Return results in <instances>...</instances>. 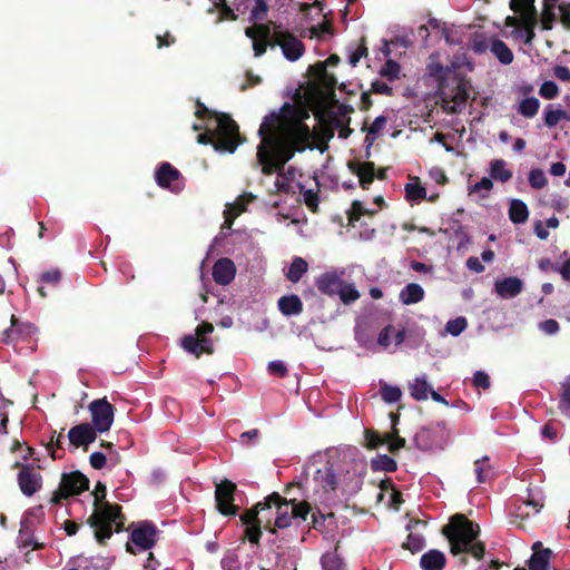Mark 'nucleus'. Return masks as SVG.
Segmentation results:
<instances>
[{"label":"nucleus","mask_w":570,"mask_h":570,"mask_svg":"<svg viewBox=\"0 0 570 570\" xmlns=\"http://www.w3.org/2000/svg\"><path fill=\"white\" fill-rule=\"evenodd\" d=\"M308 112L288 102L279 112L266 115L259 126L261 141L257 146V161L264 175L282 171L285 165L308 147L309 127L305 124Z\"/></svg>","instance_id":"f257e3e1"},{"label":"nucleus","mask_w":570,"mask_h":570,"mask_svg":"<svg viewBox=\"0 0 570 570\" xmlns=\"http://www.w3.org/2000/svg\"><path fill=\"white\" fill-rule=\"evenodd\" d=\"M94 495L95 510L88 518V524L95 529V537L100 544H105L112 535V527L116 532L125 530L126 517L117 503L105 501L106 485L98 481L91 493Z\"/></svg>","instance_id":"f03ea898"},{"label":"nucleus","mask_w":570,"mask_h":570,"mask_svg":"<svg viewBox=\"0 0 570 570\" xmlns=\"http://www.w3.org/2000/svg\"><path fill=\"white\" fill-rule=\"evenodd\" d=\"M480 532V525L461 513L452 515L442 528V534L448 539L453 556L469 553L476 560H481L485 553V544L476 540Z\"/></svg>","instance_id":"7ed1b4c3"},{"label":"nucleus","mask_w":570,"mask_h":570,"mask_svg":"<svg viewBox=\"0 0 570 570\" xmlns=\"http://www.w3.org/2000/svg\"><path fill=\"white\" fill-rule=\"evenodd\" d=\"M218 117V125L207 124L205 131L197 135V142L212 145L219 153L233 154L243 142L239 127L230 115Z\"/></svg>","instance_id":"20e7f679"},{"label":"nucleus","mask_w":570,"mask_h":570,"mask_svg":"<svg viewBox=\"0 0 570 570\" xmlns=\"http://www.w3.org/2000/svg\"><path fill=\"white\" fill-rule=\"evenodd\" d=\"M430 75L440 80L439 91L442 100V108L448 114H460L469 99V82L453 75L451 78H444L443 67L441 65H430Z\"/></svg>","instance_id":"39448f33"},{"label":"nucleus","mask_w":570,"mask_h":570,"mask_svg":"<svg viewBox=\"0 0 570 570\" xmlns=\"http://www.w3.org/2000/svg\"><path fill=\"white\" fill-rule=\"evenodd\" d=\"M268 510L275 508V519L272 520V527L276 529H286L291 527L294 520L306 521L312 511L307 501L297 502L296 499L283 498L279 493L273 492L266 497Z\"/></svg>","instance_id":"423d86ee"},{"label":"nucleus","mask_w":570,"mask_h":570,"mask_svg":"<svg viewBox=\"0 0 570 570\" xmlns=\"http://www.w3.org/2000/svg\"><path fill=\"white\" fill-rule=\"evenodd\" d=\"M341 460H328L314 473V481L326 492L352 483L355 473H351Z\"/></svg>","instance_id":"0eeeda50"},{"label":"nucleus","mask_w":570,"mask_h":570,"mask_svg":"<svg viewBox=\"0 0 570 570\" xmlns=\"http://www.w3.org/2000/svg\"><path fill=\"white\" fill-rule=\"evenodd\" d=\"M308 71L313 76L308 94L314 96L318 101H324L327 98H334L337 79L334 75L327 71L325 62H316L315 65L309 66Z\"/></svg>","instance_id":"6e6552de"},{"label":"nucleus","mask_w":570,"mask_h":570,"mask_svg":"<svg viewBox=\"0 0 570 570\" xmlns=\"http://www.w3.org/2000/svg\"><path fill=\"white\" fill-rule=\"evenodd\" d=\"M89 490V479L80 471L62 473L59 488L52 493L50 502L60 504L62 500L69 497L79 495Z\"/></svg>","instance_id":"1a4fd4ad"},{"label":"nucleus","mask_w":570,"mask_h":570,"mask_svg":"<svg viewBox=\"0 0 570 570\" xmlns=\"http://www.w3.org/2000/svg\"><path fill=\"white\" fill-rule=\"evenodd\" d=\"M273 45L279 47L288 61H297L305 52V45L281 23H273Z\"/></svg>","instance_id":"9d476101"},{"label":"nucleus","mask_w":570,"mask_h":570,"mask_svg":"<svg viewBox=\"0 0 570 570\" xmlns=\"http://www.w3.org/2000/svg\"><path fill=\"white\" fill-rule=\"evenodd\" d=\"M214 332V326L209 322H203L200 323L196 330L195 335H185L181 338V346L183 348L195 355L196 357H200L203 353L206 354H213L214 353V346L213 341L208 337H206L207 334H210Z\"/></svg>","instance_id":"9b49d317"},{"label":"nucleus","mask_w":570,"mask_h":570,"mask_svg":"<svg viewBox=\"0 0 570 570\" xmlns=\"http://www.w3.org/2000/svg\"><path fill=\"white\" fill-rule=\"evenodd\" d=\"M158 529L150 521H144L138 523L136 528L131 530L130 542L126 544V551L136 554L137 551L132 548L135 546L138 550H149L157 541Z\"/></svg>","instance_id":"f8f14e48"},{"label":"nucleus","mask_w":570,"mask_h":570,"mask_svg":"<svg viewBox=\"0 0 570 570\" xmlns=\"http://www.w3.org/2000/svg\"><path fill=\"white\" fill-rule=\"evenodd\" d=\"M237 487L228 479L216 483L215 487V503L219 513L226 517L236 515L239 511L235 502V494Z\"/></svg>","instance_id":"ddd939ff"},{"label":"nucleus","mask_w":570,"mask_h":570,"mask_svg":"<svg viewBox=\"0 0 570 570\" xmlns=\"http://www.w3.org/2000/svg\"><path fill=\"white\" fill-rule=\"evenodd\" d=\"M274 21H268L266 23H256L252 27H247L245 29V35L253 41V50L255 57H262L268 47L272 49L275 48L273 45Z\"/></svg>","instance_id":"4468645a"},{"label":"nucleus","mask_w":570,"mask_h":570,"mask_svg":"<svg viewBox=\"0 0 570 570\" xmlns=\"http://www.w3.org/2000/svg\"><path fill=\"white\" fill-rule=\"evenodd\" d=\"M88 410L91 414V426L95 428L98 433L109 431L115 415L112 404H110L106 397L98 399L90 402Z\"/></svg>","instance_id":"2eb2a0df"},{"label":"nucleus","mask_w":570,"mask_h":570,"mask_svg":"<svg viewBox=\"0 0 570 570\" xmlns=\"http://www.w3.org/2000/svg\"><path fill=\"white\" fill-rule=\"evenodd\" d=\"M364 436L366 446L372 450L386 444L391 453H396L405 446V439L399 435L397 429H394V432L385 434H380L374 430L367 429L364 432Z\"/></svg>","instance_id":"dca6fc26"},{"label":"nucleus","mask_w":570,"mask_h":570,"mask_svg":"<svg viewBox=\"0 0 570 570\" xmlns=\"http://www.w3.org/2000/svg\"><path fill=\"white\" fill-rule=\"evenodd\" d=\"M16 465L20 468L18 473V484L20 491L26 497H32L42 487V475L37 472L32 465L19 463Z\"/></svg>","instance_id":"f3484780"},{"label":"nucleus","mask_w":570,"mask_h":570,"mask_svg":"<svg viewBox=\"0 0 570 570\" xmlns=\"http://www.w3.org/2000/svg\"><path fill=\"white\" fill-rule=\"evenodd\" d=\"M11 326L2 333L1 342L14 344L37 334V327L30 322H20L16 315H11Z\"/></svg>","instance_id":"a211bd4d"},{"label":"nucleus","mask_w":570,"mask_h":570,"mask_svg":"<svg viewBox=\"0 0 570 570\" xmlns=\"http://www.w3.org/2000/svg\"><path fill=\"white\" fill-rule=\"evenodd\" d=\"M97 431L90 423H80L72 426L68 432L70 445L88 450V445L96 441Z\"/></svg>","instance_id":"6ab92c4d"},{"label":"nucleus","mask_w":570,"mask_h":570,"mask_svg":"<svg viewBox=\"0 0 570 570\" xmlns=\"http://www.w3.org/2000/svg\"><path fill=\"white\" fill-rule=\"evenodd\" d=\"M268 510V502L265 498L264 501L257 502L250 509H247L240 514L239 519L244 525H250L256 523H264L265 530L271 533H275V529L272 527L271 518L259 517L261 513Z\"/></svg>","instance_id":"aec40b11"},{"label":"nucleus","mask_w":570,"mask_h":570,"mask_svg":"<svg viewBox=\"0 0 570 570\" xmlns=\"http://www.w3.org/2000/svg\"><path fill=\"white\" fill-rule=\"evenodd\" d=\"M348 169L358 177L360 186L368 189L375 178V165L373 161L350 160Z\"/></svg>","instance_id":"412c9836"},{"label":"nucleus","mask_w":570,"mask_h":570,"mask_svg":"<svg viewBox=\"0 0 570 570\" xmlns=\"http://www.w3.org/2000/svg\"><path fill=\"white\" fill-rule=\"evenodd\" d=\"M236 275V267L230 258H219L213 266V279L218 285L230 284Z\"/></svg>","instance_id":"4be33fe9"},{"label":"nucleus","mask_w":570,"mask_h":570,"mask_svg":"<svg viewBox=\"0 0 570 570\" xmlns=\"http://www.w3.org/2000/svg\"><path fill=\"white\" fill-rule=\"evenodd\" d=\"M494 291L501 298L517 297L523 291V282L517 276H509L494 283Z\"/></svg>","instance_id":"5701e85b"},{"label":"nucleus","mask_w":570,"mask_h":570,"mask_svg":"<svg viewBox=\"0 0 570 570\" xmlns=\"http://www.w3.org/2000/svg\"><path fill=\"white\" fill-rule=\"evenodd\" d=\"M315 284L320 293L333 297L337 295L343 279L335 272H326L316 278Z\"/></svg>","instance_id":"b1692460"},{"label":"nucleus","mask_w":570,"mask_h":570,"mask_svg":"<svg viewBox=\"0 0 570 570\" xmlns=\"http://www.w3.org/2000/svg\"><path fill=\"white\" fill-rule=\"evenodd\" d=\"M445 564V554L436 549L429 550L420 559V566L423 570H443Z\"/></svg>","instance_id":"393cba45"},{"label":"nucleus","mask_w":570,"mask_h":570,"mask_svg":"<svg viewBox=\"0 0 570 570\" xmlns=\"http://www.w3.org/2000/svg\"><path fill=\"white\" fill-rule=\"evenodd\" d=\"M277 305L281 313L285 316L299 315L304 308L303 302L296 294L282 296Z\"/></svg>","instance_id":"a878e982"},{"label":"nucleus","mask_w":570,"mask_h":570,"mask_svg":"<svg viewBox=\"0 0 570 570\" xmlns=\"http://www.w3.org/2000/svg\"><path fill=\"white\" fill-rule=\"evenodd\" d=\"M179 177L180 171L169 163H163L156 171V181L163 188H171V183Z\"/></svg>","instance_id":"bb28decb"},{"label":"nucleus","mask_w":570,"mask_h":570,"mask_svg":"<svg viewBox=\"0 0 570 570\" xmlns=\"http://www.w3.org/2000/svg\"><path fill=\"white\" fill-rule=\"evenodd\" d=\"M245 7L243 10L250 9L249 21L254 22V24L259 23V21L265 20L268 13V4L266 0H242Z\"/></svg>","instance_id":"cd10ccee"},{"label":"nucleus","mask_w":570,"mask_h":570,"mask_svg":"<svg viewBox=\"0 0 570 570\" xmlns=\"http://www.w3.org/2000/svg\"><path fill=\"white\" fill-rule=\"evenodd\" d=\"M420 520H411L406 525V530L410 531L407 539L402 543V548L410 550L412 553L420 552L425 547V539L422 534L412 531L413 525L421 524Z\"/></svg>","instance_id":"c85d7f7f"},{"label":"nucleus","mask_w":570,"mask_h":570,"mask_svg":"<svg viewBox=\"0 0 570 570\" xmlns=\"http://www.w3.org/2000/svg\"><path fill=\"white\" fill-rule=\"evenodd\" d=\"M414 443L422 451L431 450L438 443L436 431L433 428H422L414 435Z\"/></svg>","instance_id":"c756f323"},{"label":"nucleus","mask_w":570,"mask_h":570,"mask_svg":"<svg viewBox=\"0 0 570 570\" xmlns=\"http://www.w3.org/2000/svg\"><path fill=\"white\" fill-rule=\"evenodd\" d=\"M423 287L416 283H410L400 292L399 298L404 305L416 304L424 298Z\"/></svg>","instance_id":"7c9ffc66"},{"label":"nucleus","mask_w":570,"mask_h":570,"mask_svg":"<svg viewBox=\"0 0 570 570\" xmlns=\"http://www.w3.org/2000/svg\"><path fill=\"white\" fill-rule=\"evenodd\" d=\"M509 218L513 224H523L529 218V209L521 199H512L509 206Z\"/></svg>","instance_id":"2f4dec72"},{"label":"nucleus","mask_w":570,"mask_h":570,"mask_svg":"<svg viewBox=\"0 0 570 570\" xmlns=\"http://www.w3.org/2000/svg\"><path fill=\"white\" fill-rule=\"evenodd\" d=\"M490 177L494 180L507 183L512 178V171L507 168V161L503 159H493L490 163Z\"/></svg>","instance_id":"473e14b6"},{"label":"nucleus","mask_w":570,"mask_h":570,"mask_svg":"<svg viewBox=\"0 0 570 570\" xmlns=\"http://www.w3.org/2000/svg\"><path fill=\"white\" fill-rule=\"evenodd\" d=\"M490 51L498 58L503 65H510L513 61V52L500 39H493L490 43Z\"/></svg>","instance_id":"72a5a7b5"},{"label":"nucleus","mask_w":570,"mask_h":570,"mask_svg":"<svg viewBox=\"0 0 570 570\" xmlns=\"http://www.w3.org/2000/svg\"><path fill=\"white\" fill-rule=\"evenodd\" d=\"M552 551L548 548L533 552L529 560V570H548Z\"/></svg>","instance_id":"f704fd0d"},{"label":"nucleus","mask_w":570,"mask_h":570,"mask_svg":"<svg viewBox=\"0 0 570 570\" xmlns=\"http://www.w3.org/2000/svg\"><path fill=\"white\" fill-rule=\"evenodd\" d=\"M308 265L302 257H295L286 273V277L292 283H297L302 276L307 272Z\"/></svg>","instance_id":"c9c22d12"},{"label":"nucleus","mask_w":570,"mask_h":570,"mask_svg":"<svg viewBox=\"0 0 570 570\" xmlns=\"http://www.w3.org/2000/svg\"><path fill=\"white\" fill-rule=\"evenodd\" d=\"M371 468L373 471L394 472L397 469V463L387 454H379L372 459Z\"/></svg>","instance_id":"e433bc0d"},{"label":"nucleus","mask_w":570,"mask_h":570,"mask_svg":"<svg viewBox=\"0 0 570 570\" xmlns=\"http://www.w3.org/2000/svg\"><path fill=\"white\" fill-rule=\"evenodd\" d=\"M242 4H243L242 2L235 3V9H233L226 3V0L216 2L215 8H217L219 11V17H218L217 21L220 22L223 20H230V21L237 20V14L235 13V11L244 13Z\"/></svg>","instance_id":"4c0bfd02"},{"label":"nucleus","mask_w":570,"mask_h":570,"mask_svg":"<svg viewBox=\"0 0 570 570\" xmlns=\"http://www.w3.org/2000/svg\"><path fill=\"white\" fill-rule=\"evenodd\" d=\"M556 3L543 1L542 12L540 16L541 29L551 30L557 20Z\"/></svg>","instance_id":"58836bf2"},{"label":"nucleus","mask_w":570,"mask_h":570,"mask_svg":"<svg viewBox=\"0 0 570 570\" xmlns=\"http://www.w3.org/2000/svg\"><path fill=\"white\" fill-rule=\"evenodd\" d=\"M337 548L333 552H326L321 558L323 570H345L342 558L337 554Z\"/></svg>","instance_id":"ea45409f"},{"label":"nucleus","mask_w":570,"mask_h":570,"mask_svg":"<svg viewBox=\"0 0 570 570\" xmlns=\"http://www.w3.org/2000/svg\"><path fill=\"white\" fill-rule=\"evenodd\" d=\"M380 394L385 403L393 404L401 400L402 391L399 386L389 385L387 383H381Z\"/></svg>","instance_id":"a19ab883"},{"label":"nucleus","mask_w":570,"mask_h":570,"mask_svg":"<svg viewBox=\"0 0 570 570\" xmlns=\"http://www.w3.org/2000/svg\"><path fill=\"white\" fill-rule=\"evenodd\" d=\"M340 299L345 304L350 305L356 302L360 298V292L355 288L353 284L346 283L343 281V285L341 286L337 293Z\"/></svg>","instance_id":"79ce46f5"},{"label":"nucleus","mask_w":570,"mask_h":570,"mask_svg":"<svg viewBox=\"0 0 570 570\" xmlns=\"http://www.w3.org/2000/svg\"><path fill=\"white\" fill-rule=\"evenodd\" d=\"M540 101L535 97L524 98L518 108V112L527 118H532L538 114Z\"/></svg>","instance_id":"37998d69"},{"label":"nucleus","mask_w":570,"mask_h":570,"mask_svg":"<svg viewBox=\"0 0 570 570\" xmlns=\"http://www.w3.org/2000/svg\"><path fill=\"white\" fill-rule=\"evenodd\" d=\"M226 115L225 112H218L216 110L208 109L200 100L196 101L195 116L198 119L207 118V124L218 125V116Z\"/></svg>","instance_id":"c03bdc74"},{"label":"nucleus","mask_w":570,"mask_h":570,"mask_svg":"<svg viewBox=\"0 0 570 570\" xmlns=\"http://www.w3.org/2000/svg\"><path fill=\"white\" fill-rule=\"evenodd\" d=\"M405 198L409 202H419L426 198L425 188L419 183H409L405 185Z\"/></svg>","instance_id":"a18cd8bd"},{"label":"nucleus","mask_w":570,"mask_h":570,"mask_svg":"<svg viewBox=\"0 0 570 570\" xmlns=\"http://www.w3.org/2000/svg\"><path fill=\"white\" fill-rule=\"evenodd\" d=\"M411 396L416 401H423L428 399L430 386L424 379H415L414 383L410 386Z\"/></svg>","instance_id":"49530a36"},{"label":"nucleus","mask_w":570,"mask_h":570,"mask_svg":"<svg viewBox=\"0 0 570 570\" xmlns=\"http://www.w3.org/2000/svg\"><path fill=\"white\" fill-rule=\"evenodd\" d=\"M374 212L365 208L360 200H354L352 203L351 209L347 212L348 224L354 226V223L357 222L364 215H373Z\"/></svg>","instance_id":"de8ad7c7"},{"label":"nucleus","mask_w":570,"mask_h":570,"mask_svg":"<svg viewBox=\"0 0 570 570\" xmlns=\"http://www.w3.org/2000/svg\"><path fill=\"white\" fill-rule=\"evenodd\" d=\"M62 440L63 435L62 433H59L56 438L53 435L46 445L47 451L53 460L61 459L63 456Z\"/></svg>","instance_id":"09e8293b"},{"label":"nucleus","mask_w":570,"mask_h":570,"mask_svg":"<svg viewBox=\"0 0 570 570\" xmlns=\"http://www.w3.org/2000/svg\"><path fill=\"white\" fill-rule=\"evenodd\" d=\"M400 71V65L392 59H387L386 62L380 69V75L390 81H394L395 79L399 78Z\"/></svg>","instance_id":"8fccbe9b"},{"label":"nucleus","mask_w":570,"mask_h":570,"mask_svg":"<svg viewBox=\"0 0 570 570\" xmlns=\"http://www.w3.org/2000/svg\"><path fill=\"white\" fill-rule=\"evenodd\" d=\"M518 13L520 14V29L535 28L538 23V11L535 8L522 10L519 11Z\"/></svg>","instance_id":"3c124183"},{"label":"nucleus","mask_w":570,"mask_h":570,"mask_svg":"<svg viewBox=\"0 0 570 570\" xmlns=\"http://www.w3.org/2000/svg\"><path fill=\"white\" fill-rule=\"evenodd\" d=\"M489 456H483L482 459L475 460L474 470L476 474V480L479 483H484L489 478L490 465L488 464Z\"/></svg>","instance_id":"603ef678"},{"label":"nucleus","mask_w":570,"mask_h":570,"mask_svg":"<svg viewBox=\"0 0 570 570\" xmlns=\"http://www.w3.org/2000/svg\"><path fill=\"white\" fill-rule=\"evenodd\" d=\"M529 184L534 189H542L547 186L548 179L543 170L539 168L531 169L529 173Z\"/></svg>","instance_id":"864d4df0"},{"label":"nucleus","mask_w":570,"mask_h":570,"mask_svg":"<svg viewBox=\"0 0 570 570\" xmlns=\"http://www.w3.org/2000/svg\"><path fill=\"white\" fill-rule=\"evenodd\" d=\"M262 525H264V523L245 525L244 539H247L252 544H259L262 538Z\"/></svg>","instance_id":"5fc2aeb1"},{"label":"nucleus","mask_w":570,"mask_h":570,"mask_svg":"<svg viewBox=\"0 0 570 570\" xmlns=\"http://www.w3.org/2000/svg\"><path fill=\"white\" fill-rule=\"evenodd\" d=\"M567 118V112L563 109H547L544 114V122L548 127H554L562 119Z\"/></svg>","instance_id":"6e6d98bb"},{"label":"nucleus","mask_w":570,"mask_h":570,"mask_svg":"<svg viewBox=\"0 0 570 570\" xmlns=\"http://www.w3.org/2000/svg\"><path fill=\"white\" fill-rule=\"evenodd\" d=\"M468 326V321L465 317L463 316H460V317H456L455 320H451L446 323V331L453 335V336H459Z\"/></svg>","instance_id":"4d7b16f0"},{"label":"nucleus","mask_w":570,"mask_h":570,"mask_svg":"<svg viewBox=\"0 0 570 570\" xmlns=\"http://www.w3.org/2000/svg\"><path fill=\"white\" fill-rule=\"evenodd\" d=\"M386 122H387V117L384 115H381L374 119V121L371 124L370 127H366V122H364L362 130L370 132V135L376 136L385 127Z\"/></svg>","instance_id":"13d9d810"},{"label":"nucleus","mask_w":570,"mask_h":570,"mask_svg":"<svg viewBox=\"0 0 570 570\" xmlns=\"http://www.w3.org/2000/svg\"><path fill=\"white\" fill-rule=\"evenodd\" d=\"M267 371L271 375L277 377H285L288 374V368L283 361H272L268 363Z\"/></svg>","instance_id":"bf43d9fd"},{"label":"nucleus","mask_w":570,"mask_h":570,"mask_svg":"<svg viewBox=\"0 0 570 570\" xmlns=\"http://www.w3.org/2000/svg\"><path fill=\"white\" fill-rule=\"evenodd\" d=\"M539 94L546 99H553L558 96L559 88L553 81H544L540 87Z\"/></svg>","instance_id":"052dcab7"},{"label":"nucleus","mask_w":570,"mask_h":570,"mask_svg":"<svg viewBox=\"0 0 570 570\" xmlns=\"http://www.w3.org/2000/svg\"><path fill=\"white\" fill-rule=\"evenodd\" d=\"M61 279V272L59 269L46 271L40 275V283L56 286Z\"/></svg>","instance_id":"680f3d73"},{"label":"nucleus","mask_w":570,"mask_h":570,"mask_svg":"<svg viewBox=\"0 0 570 570\" xmlns=\"http://www.w3.org/2000/svg\"><path fill=\"white\" fill-rule=\"evenodd\" d=\"M473 385L476 389L488 390L491 386L490 376L484 371H476L473 375Z\"/></svg>","instance_id":"e2e57ef3"},{"label":"nucleus","mask_w":570,"mask_h":570,"mask_svg":"<svg viewBox=\"0 0 570 570\" xmlns=\"http://www.w3.org/2000/svg\"><path fill=\"white\" fill-rule=\"evenodd\" d=\"M539 330L548 335L557 334L560 330V325L556 320L549 318L540 322L538 325Z\"/></svg>","instance_id":"0e129e2a"},{"label":"nucleus","mask_w":570,"mask_h":570,"mask_svg":"<svg viewBox=\"0 0 570 570\" xmlns=\"http://www.w3.org/2000/svg\"><path fill=\"white\" fill-rule=\"evenodd\" d=\"M303 196H304V203L305 205L312 210V212H316L317 210V207H318V195L317 193H315L314 190L312 189H306L304 193H303Z\"/></svg>","instance_id":"69168bd1"},{"label":"nucleus","mask_w":570,"mask_h":570,"mask_svg":"<svg viewBox=\"0 0 570 570\" xmlns=\"http://www.w3.org/2000/svg\"><path fill=\"white\" fill-rule=\"evenodd\" d=\"M560 22L562 26L570 30V2H562L559 4Z\"/></svg>","instance_id":"338daca9"},{"label":"nucleus","mask_w":570,"mask_h":570,"mask_svg":"<svg viewBox=\"0 0 570 570\" xmlns=\"http://www.w3.org/2000/svg\"><path fill=\"white\" fill-rule=\"evenodd\" d=\"M570 407V382L562 385V394L559 402V409L564 411Z\"/></svg>","instance_id":"774afa93"}]
</instances>
